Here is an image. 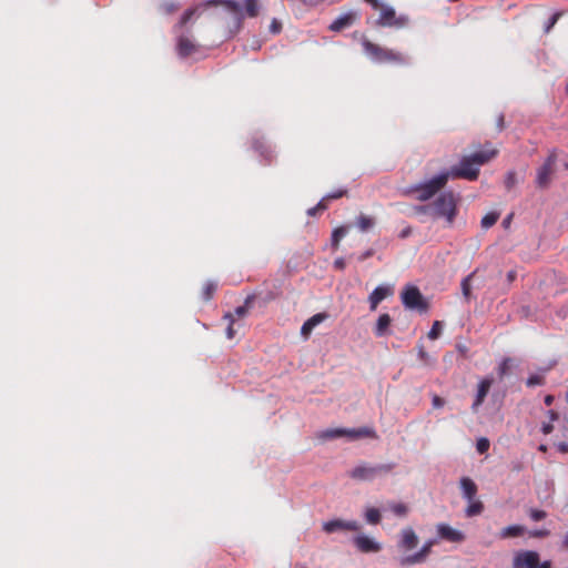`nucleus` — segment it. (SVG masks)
Returning a JSON list of instances; mask_svg holds the SVG:
<instances>
[{
  "label": "nucleus",
  "mask_w": 568,
  "mask_h": 568,
  "mask_svg": "<svg viewBox=\"0 0 568 568\" xmlns=\"http://www.w3.org/2000/svg\"><path fill=\"white\" fill-rule=\"evenodd\" d=\"M201 6H197L195 8H190L187 9L181 17L180 21L178 22V24L175 26V28L178 29H181L183 28L192 18L193 16L197 12L199 8Z\"/></svg>",
  "instance_id": "obj_31"
},
{
  "label": "nucleus",
  "mask_w": 568,
  "mask_h": 568,
  "mask_svg": "<svg viewBox=\"0 0 568 568\" xmlns=\"http://www.w3.org/2000/svg\"><path fill=\"white\" fill-rule=\"evenodd\" d=\"M365 518L368 524L377 525L381 521V513L377 508H368L365 513Z\"/></svg>",
  "instance_id": "obj_32"
},
{
  "label": "nucleus",
  "mask_w": 568,
  "mask_h": 568,
  "mask_svg": "<svg viewBox=\"0 0 568 568\" xmlns=\"http://www.w3.org/2000/svg\"><path fill=\"white\" fill-rule=\"evenodd\" d=\"M541 430L545 435H548L550 434L552 430H554V426L551 423H548V424H544L542 427H541Z\"/></svg>",
  "instance_id": "obj_52"
},
{
  "label": "nucleus",
  "mask_w": 568,
  "mask_h": 568,
  "mask_svg": "<svg viewBox=\"0 0 568 568\" xmlns=\"http://www.w3.org/2000/svg\"><path fill=\"white\" fill-rule=\"evenodd\" d=\"M511 219H513V214H509L504 221H503V225L504 227H508L511 223Z\"/></svg>",
  "instance_id": "obj_56"
},
{
  "label": "nucleus",
  "mask_w": 568,
  "mask_h": 568,
  "mask_svg": "<svg viewBox=\"0 0 568 568\" xmlns=\"http://www.w3.org/2000/svg\"><path fill=\"white\" fill-rule=\"evenodd\" d=\"M392 318L388 314H382L377 318L376 326L374 329V333L377 337H383L385 335L389 334V327H390Z\"/></svg>",
  "instance_id": "obj_23"
},
{
  "label": "nucleus",
  "mask_w": 568,
  "mask_h": 568,
  "mask_svg": "<svg viewBox=\"0 0 568 568\" xmlns=\"http://www.w3.org/2000/svg\"><path fill=\"white\" fill-rule=\"evenodd\" d=\"M418 544V537L413 530V528L407 527L400 531V540L398 546L404 550H412Z\"/></svg>",
  "instance_id": "obj_18"
},
{
  "label": "nucleus",
  "mask_w": 568,
  "mask_h": 568,
  "mask_svg": "<svg viewBox=\"0 0 568 568\" xmlns=\"http://www.w3.org/2000/svg\"><path fill=\"white\" fill-rule=\"evenodd\" d=\"M493 384V379L485 378L478 385L476 399L473 404V409L476 410L478 406L483 404Z\"/></svg>",
  "instance_id": "obj_21"
},
{
  "label": "nucleus",
  "mask_w": 568,
  "mask_h": 568,
  "mask_svg": "<svg viewBox=\"0 0 568 568\" xmlns=\"http://www.w3.org/2000/svg\"><path fill=\"white\" fill-rule=\"evenodd\" d=\"M442 333V323L439 321H435L430 331L428 332V338L436 339L439 337Z\"/></svg>",
  "instance_id": "obj_35"
},
{
  "label": "nucleus",
  "mask_w": 568,
  "mask_h": 568,
  "mask_svg": "<svg viewBox=\"0 0 568 568\" xmlns=\"http://www.w3.org/2000/svg\"><path fill=\"white\" fill-rule=\"evenodd\" d=\"M378 10L381 11L379 17L376 21V24L378 27L404 28L409 23L408 16H405V14L396 16L394 8H392L389 6L382 4Z\"/></svg>",
  "instance_id": "obj_10"
},
{
  "label": "nucleus",
  "mask_w": 568,
  "mask_h": 568,
  "mask_svg": "<svg viewBox=\"0 0 568 568\" xmlns=\"http://www.w3.org/2000/svg\"><path fill=\"white\" fill-rule=\"evenodd\" d=\"M282 29H283L282 22L280 20H277L276 18L272 19V21L270 23V32L273 34H278V33H281Z\"/></svg>",
  "instance_id": "obj_41"
},
{
  "label": "nucleus",
  "mask_w": 568,
  "mask_h": 568,
  "mask_svg": "<svg viewBox=\"0 0 568 568\" xmlns=\"http://www.w3.org/2000/svg\"><path fill=\"white\" fill-rule=\"evenodd\" d=\"M529 517L531 520L534 521H540L542 519H545L547 517V513L545 510H541V509H530L529 510Z\"/></svg>",
  "instance_id": "obj_38"
},
{
  "label": "nucleus",
  "mask_w": 568,
  "mask_h": 568,
  "mask_svg": "<svg viewBox=\"0 0 568 568\" xmlns=\"http://www.w3.org/2000/svg\"><path fill=\"white\" fill-rule=\"evenodd\" d=\"M490 443L486 437H481L476 443V449L479 454H485L489 449Z\"/></svg>",
  "instance_id": "obj_36"
},
{
  "label": "nucleus",
  "mask_w": 568,
  "mask_h": 568,
  "mask_svg": "<svg viewBox=\"0 0 568 568\" xmlns=\"http://www.w3.org/2000/svg\"><path fill=\"white\" fill-rule=\"evenodd\" d=\"M346 226H339L332 233V246L336 250L339 245L341 240L347 234Z\"/></svg>",
  "instance_id": "obj_27"
},
{
  "label": "nucleus",
  "mask_w": 568,
  "mask_h": 568,
  "mask_svg": "<svg viewBox=\"0 0 568 568\" xmlns=\"http://www.w3.org/2000/svg\"><path fill=\"white\" fill-rule=\"evenodd\" d=\"M548 415H549L551 420H556L558 418V414L555 410H552V409H550L548 412Z\"/></svg>",
  "instance_id": "obj_58"
},
{
  "label": "nucleus",
  "mask_w": 568,
  "mask_h": 568,
  "mask_svg": "<svg viewBox=\"0 0 568 568\" xmlns=\"http://www.w3.org/2000/svg\"><path fill=\"white\" fill-rule=\"evenodd\" d=\"M361 529V525L356 520H342L334 519L323 524V530L327 534L335 532L337 530H349L357 531Z\"/></svg>",
  "instance_id": "obj_13"
},
{
  "label": "nucleus",
  "mask_w": 568,
  "mask_h": 568,
  "mask_svg": "<svg viewBox=\"0 0 568 568\" xmlns=\"http://www.w3.org/2000/svg\"><path fill=\"white\" fill-rule=\"evenodd\" d=\"M449 180V174H446V172H443L429 181H426L424 183L416 184L410 187L409 192L416 194V200L420 202L428 201L432 199L435 194H437L442 189L445 187Z\"/></svg>",
  "instance_id": "obj_5"
},
{
  "label": "nucleus",
  "mask_w": 568,
  "mask_h": 568,
  "mask_svg": "<svg viewBox=\"0 0 568 568\" xmlns=\"http://www.w3.org/2000/svg\"><path fill=\"white\" fill-rule=\"evenodd\" d=\"M562 547L568 549V532L566 534L564 540H562Z\"/></svg>",
  "instance_id": "obj_59"
},
{
  "label": "nucleus",
  "mask_w": 568,
  "mask_h": 568,
  "mask_svg": "<svg viewBox=\"0 0 568 568\" xmlns=\"http://www.w3.org/2000/svg\"><path fill=\"white\" fill-rule=\"evenodd\" d=\"M566 400L568 402V389H567V393H566Z\"/></svg>",
  "instance_id": "obj_64"
},
{
  "label": "nucleus",
  "mask_w": 568,
  "mask_h": 568,
  "mask_svg": "<svg viewBox=\"0 0 568 568\" xmlns=\"http://www.w3.org/2000/svg\"><path fill=\"white\" fill-rule=\"evenodd\" d=\"M357 226L362 232H366L375 225V220L372 216L361 214L357 217Z\"/></svg>",
  "instance_id": "obj_25"
},
{
  "label": "nucleus",
  "mask_w": 568,
  "mask_h": 568,
  "mask_svg": "<svg viewBox=\"0 0 568 568\" xmlns=\"http://www.w3.org/2000/svg\"><path fill=\"white\" fill-rule=\"evenodd\" d=\"M334 266L337 270H344L345 268V261H344V258H342V257L336 258L335 262H334Z\"/></svg>",
  "instance_id": "obj_51"
},
{
  "label": "nucleus",
  "mask_w": 568,
  "mask_h": 568,
  "mask_svg": "<svg viewBox=\"0 0 568 568\" xmlns=\"http://www.w3.org/2000/svg\"><path fill=\"white\" fill-rule=\"evenodd\" d=\"M436 530L438 538L449 542L459 544L466 539V536L463 531L457 530L444 523L438 524L436 526Z\"/></svg>",
  "instance_id": "obj_12"
},
{
  "label": "nucleus",
  "mask_w": 568,
  "mask_h": 568,
  "mask_svg": "<svg viewBox=\"0 0 568 568\" xmlns=\"http://www.w3.org/2000/svg\"><path fill=\"white\" fill-rule=\"evenodd\" d=\"M394 464H378V465H358L349 473L351 477L356 480H373L378 476L390 473Z\"/></svg>",
  "instance_id": "obj_6"
},
{
  "label": "nucleus",
  "mask_w": 568,
  "mask_h": 568,
  "mask_svg": "<svg viewBox=\"0 0 568 568\" xmlns=\"http://www.w3.org/2000/svg\"><path fill=\"white\" fill-rule=\"evenodd\" d=\"M432 404L434 408H440L445 405V400L440 396L434 395L432 398Z\"/></svg>",
  "instance_id": "obj_47"
},
{
  "label": "nucleus",
  "mask_w": 568,
  "mask_h": 568,
  "mask_svg": "<svg viewBox=\"0 0 568 568\" xmlns=\"http://www.w3.org/2000/svg\"><path fill=\"white\" fill-rule=\"evenodd\" d=\"M517 182V179H516V173L510 171L507 173L506 175V179H505V186L507 190H510L515 186Z\"/></svg>",
  "instance_id": "obj_40"
},
{
  "label": "nucleus",
  "mask_w": 568,
  "mask_h": 568,
  "mask_svg": "<svg viewBox=\"0 0 568 568\" xmlns=\"http://www.w3.org/2000/svg\"><path fill=\"white\" fill-rule=\"evenodd\" d=\"M354 545L361 552L364 554L378 552L382 549L379 542L364 535L356 536L354 538Z\"/></svg>",
  "instance_id": "obj_15"
},
{
  "label": "nucleus",
  "mask_w": 568,
  "mask_h": 568,
  "mask_svg": "<svg viewBox=\"0 0 568 568\" xmlns=\"http://www.w3.org/2000/svg\"><path fill=\"white\" fill-rule=\"evenodd\" d=\"M510 362H511V359H510V358H505V359L500 363L499 368H498L500 377L505 376V375L507 374V372L509 371V368H510Z\"/></svg>",
  "instance_id": "obj_44"
},
{
  "label": "nucleus",
  "mask_w": 568,
  "mask_h": 568,
  "mask_svg": "<svg viewBox=\"0 0 568 568\" xmlns=\"http://www.w3.org/2000/svg\"><path fill=\"white\" fill-rule=\"evenodd\" d=\"M550 535L548 529H535L529 531V536L534 538H546Z\"/></svg>",
  "instance_id": "obj_45"
},
{
  "label": "nucleus",
  "mask_w": 568,
  "mask_h": 568,
  "mask_svg": "<svg viewBox=\"0 0 568 568\" xmlns=\"http://www.w3.org/2000/svg\"><path fill=\"white\" fill-rule=\"evenodd\" d=\"M346 194H347V190H338V191L326 194L324 196V200H327V201L337 200V199L343 197Z\"/></svg>",
  "instance_id": "obj_43"
},
{
  "label": "nucleus",
  "mask_w": 568,
  "mask_h": 568,
  "mask_svg": "<svg viewBox=\"0 0 568 568\" xmlns=\"http://www.w3.org/2000/svg\"><path fill=\"white\" fill-rule=\"evenodd\" d=\"M254 297L253 296H247L245 302H244V305L242 306H237L234 311V313H232L234 315V320L237 317V318H241V317H244L247 313H248V308L253 302Z\"/></svg>",
  "instance_id": "obj_29"
},
{
  "label": "nucleus",
  "mask_w": 568,
  "mask_h": 568,
  "mask_svg": "<svg viewBox=\"0 0 568 568\" xmlns=\"http://www.w3.org/2000/svg\"><path fill=\"white\" fill-rule=\"evenodd\" d=\"M364 53L376 63H392L403 65L406 63V55L394 49L382 47L366 37L361 41Z\"/></svg>",
  "instance_id": "obj_4"
},
{
  "label": "nucleus",
  "mask_w": 568,
  "mask_h": 568,
  "mask_svg": "<svg viewBox=\"0 0 568 568\" xmlns=\"http://www.w3.org/2000/svg\"><path fill=\"white\" fill-rule=\"evenodd\" d=\"M514 469H516V470H518V471H519V470H521V465H517V466H515V468H514Z\"/></svg>",
  "instance_id": "obj_63"
},
{
  "label": "nucleus",
  "mask_w": 568,
  "mask_h": 568,
  "mask_svg": "<svg viewBox=\"0 0 568 568\" xmlns=\"http://www.w3.org/2000/svg\"><path fill=\"white\" fill-rule=\"evenodd\" d=\"M554 399H555V398H554V396H552V395H547V396L545 397V404H546L547 406H550V405L554 403Z\"/></svg>",
  "instance_id": "obj_57"
},
{
  "label": "nucleus",
  "mask_w": 568,
  "mask_h": 568,
  "mask_svg": "<svg viewBox=\"0 0 568 568\" xmlns=\"http://www.w3.org/2000/svg\"><path fill=\"white\" fill-rule=\"evenodd\" d=\"M215 291L216 284H214L213 282H206L202 291L204 301H210L213 297Z\"/></svg>",
  "instance_id": "obj_34"
},
{
  "label": "nucleus",
  "mask_w": 568,
  "mask_h": 568,
  "mask_svg": "<svg viewBox=\"0 0 568 568\" xmlns=\"http://www.w3.org/2000/svg\"><path fill=\"white\" fill-rule=\"evenodd\" d=\"M460 488L463 490V496L471 501L475 499L476 495H477V485L474 483L473 479H470L469 477H463L460 479Z\"/></svg>",
  "instance_id": "obj_22"
},
{
  "label": "nucleus",
  "mask_w": 568,
  "mask_h": 568,
  "mask_svg": "<svg viewBox=\"0 0 568 568\" xmlns=\"http://www.w3.org/2000/svg\"><path fill=\"white\" fill-rule=\"evenodd\" d=\"M499 219V213L498 212H489L487 213L483 219H481V227L487 230L489 227H491L493 225L496 224V222L498 221Z\"/></svg>",
  "instance_id": "obj_30"
},
{
  "label": "nucleus",
  "mask_w": 568,
  "mask_h": 568,
  "mask_svg": "<svg viewBox=\"0 0 568 568\" xmlns=\"http://www.w3.org/2000/svg\"><path fill=\"white\" fill-rule=\"evenodd\" d=\"M393 288L385 285L377 286L368 296V303L371 311H375L378 304L386 297L393 295Z\"/></svg>",
  "instance_id": "obj_17"
},
{
  "label": "nucleus",
  "mask_w": 568,
  "mask_h": 568,
  "mask_svg": "<svg viewBox=\"0 0 568 568\" xmlns=\"http://www.w3.org/2000/svg\"><path fill=\"white\" fill-rule=\"evenodd\" d=\"M328 317L327 313H317L310 317L301 327V334L304 338H307L312 331L322 322H324Z\"/></svg>",
  "instance_id": "obj_19"
},
{
  "label": "nucleus",
  "mask_w": 568,
  "mask_h": 568,
  "mask_svg": "<svg viewBox=\"0 0 568 568\" xmlns=\"http://www.w3.org/2000/svg\"><path fill=\"white\" fill-rule=\"evenodd\" d=\"M561 17V12H556L554 13L550 19H549V22L548 24L546 26V29L545 31L546 32H549L550 29L557 23V21L559 20V18Z\"/></svg>",
  "instance_id": "obj_46"
},
{
  "label": "nucleus",
  "mask_w": 568,
  "mask_h": 568,
  "mask_svg": "<svg viewBox=\"0 0 568 568\" xmlns=\"http://www.w3.org/2000/svg\"><path fill=\"white\" fill-rule=\"evenodd\" d=\"M514 568H552L550 560L540 561V556L534 550H523L515 555Z\"/></svg>",
  "instance_id": "obj_8"
},
{
  "label": "nucleus",
  "mask_w": 568,
  "mask_h": 568,
  "mask_svg": "<svg viewBox=\"0 0 568 568\" xmlns=\"http://www.w3.org/2000/svg\"><path fill=\"white\" fill-rule=\"evenodd\" d=\"M372 255H373V250H367L366 252H364V253L361 255L359 260H361V261H364V260H366V258H369Z\"/></svg>",
  "instance_id": "obj_55"
},
{
  "label": "nucleus",
  "mask_w": 568,
  "mask_h": 568,
  "mask_svg": "<svg viewBox=\"0 0 568 568\" xmlns=\"http://www.w3.org/2000/svg\"><path fill=\"white\" fill-rule=\"evenodd\" d=\"M224 320H226L229 322V325H227V328H226V336L227 338L232 339L235 334H236V331L234 328V315L232 313H226L224 315Z\"/></svg>",
  "instance_id": "obj_33"
},
{
  "label": "nucleus",
  "mask_w": 568,
  "mask_h": 568,
  "mask_svg": "<svg viewBox=\"0 0 568 568\" xmlns=\"http://www.w3.org/2000/svg\"><path fill=\"white\" fill-rule=\"evenodd\" d=\"M202 6H223L233 16L231 22L227 24V33L230 37H234L242 30L246 18H257L262 10L261 0H206Z\"/></svg>",
  "instance_id": "obj_1"
},
{
  "label": "nucleus",
  "mask_w": 568,
  "mask_h": 568,
  "mask_svg": "<svg viewBox=\"0 0 568 568\" xmlns=\"http://www.w3.org/2000/svg\"><path fill=\"white\" fill-rule=\"evenodd\" d=\"M419 355H420V357H422V358H424V357L426 356V353H425V351L423 349V347H422V348H420V351H419Z\"/></svg>",
  "instance_id": "obj_62"
},
{
  "label": "nucleus",
  "mask_w": 568,
  "mask_h": 568,
  "mask_svg": "<svg viewBox=\"0 0 568 568\" xmlns=\"http://www.w3.org/2000/svg\"><path fill=\"white\" fill-rule=\"evenodd\" d=\"M388 508L394 513L397 517H406L409 508L404 503H389Z\"/></svg>",
  "instance_id": "obj_26"
},
{
  "label": "nucleus",
  "mask_w": 568,
  "mask_h": 568,
  "mask_svg": "<svg viewBox=\"0 0 568 568\" xmlns=\"http://www.w3.org/2000/svg\"><path fill=\"white\" fill-rule=\"evenodd\" d=\"M457 212V201L453 192L442 193L434 202L416 207V213L444 219L447 227L454 224Z\"/></svg>",
  "instance_id": "obj_3"
},
{
  "label": "nucleus",
  "mask_w": 568,
  "mask_h": 568,
  "mask_svg": "<svg viewBox=\"0 0 568 568\" xmlns=\"http://www.w3.org/2000/svg\"><path fill=\"white\" fill-rule=\"evenodd\" d=\"M318 210H316V207H312L308 210V214L310 215H314Z\"/></svg>",
  "instance_id": "obj_60"
},
{
  "label": "nucleus",
  "mask_w": 568,
  "mask_h": 568,
  "mask_svg": "<svg viewBox=\"0 0 568 568\" xmlns=\"http://www.w3.org/2000/svg\"><path fill=\"white\" fill-rule=\"evenodd\" d=\"M437 541L435 539L433 540H428L422 548L418 552L412 555V556H408V557H405L402 559L400 564L402 566H406V565H414V564H419V562H423L426 557L429 555L430 550H432V547L436 544Z\"/></svg>",
  "instance_id": "obj_16"
},
{
  "label": "nucleus",
  "mask_w": 568,
  "mask_h": 568,
  "mask_svg": "<svg viewBox=\"0 0 568 568\" xmlns=\"http://www.w3.org/2000/svg\"><path fill=\"white\" fill-rule=\"evenodd\" d=\"M498 151L493 148H486L483 151L475 152L471 155L464 156L459 165L453 166L446 174L453 179H466L468 181L477 180L479 175V165H483L497 155Z\"/></svg>",
  "instance_id": "obj_2"
},
{
  "label": "nucleus",
  "mask_w": 568,
  "mask_h": 568,
  "mask_svg": "<svg viewBox=\"0 0 568 568\" xmlns=\"http://www.w3.org/2000/svg\"><path fill=\"white\" fill-rule=\"evenodd\" d=\"M471 276L473 274L466 276L463 282H462V291H463V295L465 296L466 300H469L470 297V280H471Z\"/></svg>",
  "instance_id": "obj_37"
},
{
  "label": "nucleus",
  "mask_w": 568,
  "mask_h": 568,
  "mask_svg": "<svg viewBox=\"0 0 568 568\" xmlns=\"http://www.w3.org/2000/svg\"><path fill=\"white\" fill-rule=\"evenodd\" d=\"M413 230L410 226H406L404 230H402L398 234L400 239H406L412 234Z\"/></svg>",
  "instance_id": "obj_49"
},
{
  "label": "nucleus",
  "mask_w": 568,
  "mask_h": 568,
  "mask_svg": "<svg viewBox=\"0 0 568 568\" xmlns=\"http://www.w3.org/2000/svg\"><path fill=\"white\" fill-rule=\"evenodd\" d=\"M365 1L367 3H369L374 10H378L379 7L382 6L379 0H365Z\"/></svg>",
  "instance_id": "obj_54"
},
{
  "label": "nucleus",
  "mask_w": 568,
  "mask_h": 568,
  "mask_svg": "<svg viewBox=\"0 0 568 568\" xmlns=\"http://www.w3.org/2000/svg\"><path fill=\"white\" fill-rule=\"evenodd\" d=\"M497 130L500 132L505 128V116L504 114H499L496 121Z\"/></svg>",
  "instance_id": "obj_48"
},
{
  "label": "nucleus",
  "mask_w": 568,
  "mask_h": 568,
  "mask_svg": "<svg viewBox=\"0 0 568 568\" xmlns=\"http://www.w3.org/2000/svg\"><path fill=\"white\" fill-rule=\"evenodd\" d=\"M346 436L351 439H358V438H376L377 435L374 429L369 427H361V428H334V429H327L323 432L320 437L323 439H333L337 437Z\"/></svg>",
  "instance_id": "obj_7"
},
{
  "label": "nucleus",
  "mask_w": 568,
  "mask_h": 568,
  "mask_svg": "<svg viewBox=\"0 0 568 568\" xmlns=\"http://www.w3.org/2000/svg\"><path fill=\"white\" fill-rule=\"evenodd\" d=\"M176 50L181 58H186L197 51V45L190 38L181 36L178 39Z\"/></svg>",
  "instance_id": "obj_20"
},
{
  "label": "nucleus",
  "mask_w": 568,
  "mask_h": 568,
  "mask_svg": "<svg viewBox=\"0 0 568 568\" xmlns=\"http://www.w3.org/2000/svg\"><path fill=\"white\" fill-rule=\"evenodd\" d=\"M484 510V505L479 500H471L468 507L466 508V515L467 517H474Z\"/></svg>",
  "instance_id": "obj_28"
},
{
  "label": "nucleus",
  "mask_w": 568,
  "mask_h": 568,
  "mask_svg": "<svg viewBox=\"0 0 568 568\" xmlns=\"http://www.w3.org/2000/svg\"><path fill=\"white\" fill-rule=\"evenodd\" d=\"M327 200H324V197L320 201V203L315 206L318 211H324L327 209Z\"/></svg>",
  "instance_id": "obj_53"
},
{
  "label": "nucleus",
  "mask_w": 568,
  "mask_h": 568,
  "mask_svg": "<svg viewBox=\"0 0 568 568\" xmlns=\"http://www.w3.org/2000/svg\"><path fill=\"white\" fill-rule=\"evenodd\" d=\"M180 6L175 2H166L162 6V10L165 14H172L178 11Z\"/></svg>",
  "instance_id": "obj_42"
},
{
  "label": "nucleus",
  "mask_w": 568,
  "mask_h": 568,
  "mask_svg": "<svg viewBox=\"0 0 568 568\" xmlns=\"http://www.w3.org/2000/svg\"><path fill=\"white\" fill-rule=\"evenodd\" d=\"M557 161V155L555 152H551L544 164L538 169L536 176V184L540 189H546L551 182V178L555 171V164Z\"/></svg>",
  "instance_id": "obj_11"
},
{
  "label": "nucleus",
  "mask_w": 568,
  "mask_h": 568,
  "mask_svg": "<svg viewBox=\"0 0 568 568\" xmlns=\"http://www.w3.org/2000/svg\"><path fill=\"white\" fill-rule=\"evenodd\" d=\"M358 19V14L355 11H351L337 17L328 27L333 32H341L352 27Z\"/></svg>",
  "instance_id": "obj_14"
},
{
  "label": "nucleus",
  "mask_w": 568,
  "mask_h": 568,
  "mask_svg": "<svg viewBox=\"0 0 568 568\" xmlns=\"http://www.w3.org/2000/svg\"><path fill=\"white\" fill-rule=\"evenodd\" d=\"M525 530H526L525 527L521 525H511V526L505 527L500 531V538L506 539V538L519 537V536L524 535Z\"/></svg>",
  "instance_id": "obj_24"
},
{
  "label": "nucleus",
  "mask_w": 568,
  "mask_h": 568,
  "mask_svg": "<svg viewBox=\"0 0 568 568\" xmlns=\"http://www.w3.org/2000/svg\"><path fill=\"white\" fill-rule=\"evenodd\" d=\"M538 449L540 452H546L547 450V446L546 445H540Z\"/></svg>",
  "instance_id": "obj_61"
},
{
  "label": "nucleus",
  "mask_w": 568,
  "mask_h": 568,
  "mask_svg": "<svg viewBox=\"0 0 568 568\" xmlns=\"http://www.w3.org/2000/svg\"><path fill=\"white\" fill-rule=\"evenodd\" d=\"M400 298L404 306L408 310H416L418 312H426L428 310V303L417 286L407 285L402 292Z\"/></svg>",
  "instance_id": "obj_9"
},
{
  "label": "nucleus",
  "mask_w": 568,
  "mask_h": 568,
  "mask_svg": "<svg viewBox=\"0 0 568 568\" xmlns=\"http://www.w3.org/2000/svg\"><path fill=\"white\" fill-rule=\"evenodd\" d=\"M545 383V378L541 375H531L528 377L526 384L529 387L542 385Z\"/></svg>",
  "instance_id": "obj_39"
},
{
  "label": "nucleus",
  "mask_w": 568,
  "mask_h": 568,
  "mask_svg": "<svg viewBox=\"0 0 568 568\" xmlns=\"http://www.w3.org/2000/svg\"><path fill=\"white\" fill-rule=\"evenodd\" d=\"M556 446H557V449L561 454H567L568 453V443L561 442V443H558Z\"/></svg>",
  "instance_id": "obj_50"
}]
</instances>
